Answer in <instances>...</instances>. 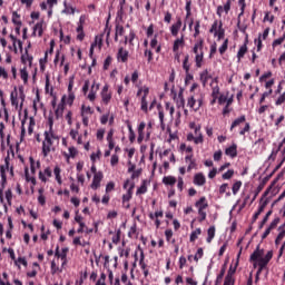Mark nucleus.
<instances>
[{
	"label": "nucleus",
	"instance_id": "nucleus-58",
	"mask_svg": "<svg viewBox=\"0 0 285 285\" xmlns=\"http://www.w3.org/2000/svg\"><path fill=\"white\" fill-rule=\"evenodd\" d=\"M204 257V248L199 247L194 256V262H199Z\"/></svg>",
	"mask_w": 285,
	"mask_h": 285
},
{
	"label": "nucleus",
	"instance_id": "nucleus-6",
	"mask_svg": "<svg viewBox=\"0 0 285 285\" xmlns=\"http://www.w3.org/2000/svg\"><path fill=\"white\" fill-rule=\"evenodd\" d=\"M271 193V187L269 188H267L265 191H264V194H263V196H262V198H261V205H259V207H258V210L254 214V216H253V219H254V222H257V219L259 218V216L262 215V213H263V210L266 208V206H268V198H266V197H268V194Z\"/></svg>",
	"mask_w": 285,
	"mask_h": 285
},
{
	"label": "nucleus",
	"instance_id": "nucleus-49",
	"mask_svg": "<svg viewBox=\"0 0 285 285\" xmlns=\"http://www.w3.org/2000/svg\"><path fill=\"white\" fill-rule=\"evenodd\" d=\"M24 177L26 181H31L32 186H37V178L30 177V173L28 171V168L24 170Z\"/></svg>",
	"mask_w": 285,
	"mask_h": 285
},
{
	"label": "nucleus",
	"instance_id": "nucleus-5",
	"mask_svg": "<svg viewBox=\"0 0 285 285\" xmlns=\"http://www.w3.org/2000/svg\"><path fill=\"white\" fill-rule=\"evenodd\" d=\"M195 206L198 209V222L199 224L206 222V208H208V200L206 199V196L200 197L196 203Z\"/></svg>",
	"mask_w": 285,
	"mask_h": 285
},
{
	"label": "nucleus",
	"instance_id": "nucleus-19",
	"mask_svg": "<svg viewBox=\"0 0 285 285\" xmlns=\"http://www.w3.org/2000/svg\"><path fill=\"white\" fill-rule=\"evenodd\" d=\"M263 256L264 249H259V246H257L256 249L250 255L249 262H259V259H262Z\"/></svg>",
	"mask_w": 285,
	"mask_h": 285
},
{
	"label": "nucleus",
	"instance_id": "nucleus-1",
	"mask_svg": "<svg viewBox=\"0 0 285 285\" xmlns=\"http://www.w3.org/2000/svg\"><path fill=\"white\" fill-rule=\"evenodd\" d=\"M45 140L42 141V155L43 157H48L52 150V145L55 144V139H59L55 131H45Z\"/></svg>",
	"mask_w": 285,
	"mask_h": 285
},
{
	"label": "nucleus",
	"instance_id": "nucleus-56",
	"mask_svg": "<svg viewBox=\"0 0 285 285\" xmlns=\"http://www.w3.org/2000/svg\"><path fill=\"white\" fill-rule=\"evenodd\" d=\"M21 16H19L17 11L12 12V23H14V26H21V20H19Z\"/></svg>",
	"mask_w": 285,
	"mask_h": 285
},
{
	"label": "nucleus",
	"instance_id": "nucleus-29",
	"mask_svg": "<svg viewBox=\"0 0 285 285\" xmlns=\"http://www.w3.org/2000/svg\"><path fill=\"white\" fill-rule=\"evenodd\" d=\"M147 193H148V180H142L140 187L136 191V195H146Z\"/></svg>",
	"mask_w": 285,
	"mask_h": 285
},
{
	"label": "nucleus",
	"instance_id": "nucleus-62",
	"mask_svg": "<svg viewBox=\"0 0 285 285\" xmlns=\"http://www.w3.org/2000/svg\"><path fill=\"white\" fill-rule=\"evenodd\" d=\"M233 175H235V170L228 169L222 177L223 179H233Z\"/></svg>",
	"mask_w": 285,
	"mask_h": 285
},
{
	"label": "nucleus",
	"instance_id": "nucleus-43",
	"mask_svg": "<svg viewBox=\"0 0 285 285\" xmlns=\"http://www.w3.org/2000/svg\"><path fill=\"white\" fill-rule=\"evenodd\" d=\"M65 9L62 10V12L65 14H75V8L72 6H69L68 2H63Z\"/></svg>",
	"mask_w": 285,
	"mask_h": 285
},
{
	"label": "nucleus",
	"instance_id": "nucleus-9",
	"mask_svg": "<svg viewBox=\"0 0 285 285\" xmlns=\"http://www.w3.org/2000/svg\"><path fill=\"white\" fill-rule=\"evenodd\" d=\"M101 96V101L105 106H108V104H110L111 99H112V92L109 91V86L105 85L102 87V90L100 92Z\"/></svg>",
	"mask_w": 285,
	"mask_h": 285
},
{
	"label": "nucleus",
	"instance_id": "nucleus-20",
	"mask_svg": "<svg viewBox=\"0 0 285 285\" xmlns=\"http://www.w3.org/2000/svg\"><path fill=\"white\" fill-rule=\"evenodd\" d=\"M75 222L76 224H79V228L77 229V233L79 234L83 233L86 228V223H83V217L79 215V212L76 213Z\"/></svg>",
	"mask_w": 285,
	"mask_h": 285
},
{
	"label": "nucleus",
	"instance_id": "nucleus-25",
	"mask_svg": "<svg viewBox=\"0 0 285 285\" xmlns=\"http://www.w3.org/2000/svg\"><path fill=\"white\" fill-rule=\"evenodd\" d=\"M225 155H227V157H232V159H235V157H237V145L233 144L230 147L226 148Z\"/></svg>",
	"mask_w": 285,
	"mask_h": 285
},
{
	"label": "nucleus",
	"instance_id": "nucleus-30",
	"mask_svg": "<svg viewBox=\"0 0 285 285\" xmlns=\"http://www.w3.org/2000/svg\"><path fill=\"white\" fill-rule=\"evenodd\" d=\"M163 184H165V186H175V184H177V178L175 176H165L163 178Z\"/></svg>",
	"mask_w": 285,
	"mask_h": 285
},
{
	"label": "nucleus",
	"instance_id": "nucleus-2",
	"mask_svg": "<svg viewBox=\"0 0 285 285\" xmlns=\"http://www.w3.org/2000/svg\"><path fill=\"white\" fill-rule=\"evenodd\" d=\"M193 52L195 56L196 68H202L204 61V38H198L194 45Z\"/></svg>",
	"mask_w": 285,
	"mask_h": 285
},
{
	"label": "nucleus",
	"instance_id": "nucleus-36",
	"mask_svg": "<svg viewBox=\"0 0 285 285\" xmlns=\"http://www.w3.org/2000/svg\"><path fill=\"white\" fill-rule=\"evenodd\" d=\"M215 239V226H210L207 230V244H210Z\"/></svg>",
	"mask_w": 285,
	"mask_h": 285
},
{
	"label": "nucleus",
	"instance_id": "nucleus-15",
	"mask_svg": "<svg viewBox=\"0 0 285 285\" xmlns=\"http://www.w3.org/2000/svg\"><path fill=\"white\" fill-rule=\"evenodd\" d=\"M247 52H248V37H246L244 45L240 46V48L237 52L238 61H242V59H244V57Z\"/></svg>",
	"mask_w": 285,
	"mask_h": 285
},
{
	"label": "nucleus",
	"instance_id": "nucleus-18",
	"mask_svg": "<svg viewBox=\"0 0 285 285\" xmlns=\"http://www.w3.org/2000/svg\"><path fill=\"white\" fill-rule=\"evenodd\" d=\"M98 91H99V83L94 81V83L90 88V92L87 96V99H89V101H95V99H97V92Z\"/></svg>",
	"mask_w": 285,
	"mask_h": 285
},
{
	"label": "nucleus",
	"instance_id": "nucleus-61",
	"mask_svg": "<svg viewBox=\"0 0 285 285\" xmlns=\"http://www.w3.org/2000/svg\"><path fill=\"white\" fill-rule=\"evenodd\" d=\"M226 50H228V39H226L218 49L220 55H224Z\"/></svg>",
	"mask_w": 285,
	"mask_h": 285
},
{
	"label": "nucleus",
	"instance_id": "nucleus-7",
	"mask_svg": "<svg viewBox=\"0 0 285 285\" xmlns=\"http://www.w3.org/2000/svg\"><path fill=\"white\" fill-rule=\"evenodd\" d=\"M135 189V184H131L126 194L122 195V208L128 210L130 208V199H132V190Z\"/></svg>",
	"mask_w": 285,
	"mask_h": 285
},
{
	"label": "nucleus",
	"instance_id": "nucleus-64",
	"mask_svg": "<svg viewBox=\"0 0 285 285\" xmlns=\"http://www.w3.org/2000/svg\"><path fill=\"white\" fill-rule=\"evenodd\" d=\"M282 104H285V92H283L275 101V106H282Z\"/></svg>",
	"mask_w": 285,
	"mask_h": 285
},
{
	"label": "nucleus",
	"instance_id": "nucleus-12",
	"mask_svg": "<svg viewBox=\"0 0 285 285\" xmlns=\"http://www.w3.org/2000/svg\"><path fill=\"white\" fill-rule=\"evenodd\" d=\"M128 57H130V53L128 50H126L124 47H120L117 52V61L119 63H127Z\"/></svg>",
	"mask_w": 285,
	"mask_h": 285
},
{
	"label": "nucleus",
	"instance_id": "nucleus-17",
	"mask_svg": "<svg viewBox=\"0 0 285 285\" xmlns=\"http://www.w3.org/2000/svg\"><path fill=\"white\" fill-rule=\"evenodd\" d=\"M181 19L179 17L176 18V23L171 24L170 27L171 37H177V35H179V30H181Z\"/></svg>",
	"mask_w": 285,
	"mask_h": 285
},
{
	"label": "nucleus",
	"instance_id": "nucleus-39",
	"mask_svg": "<svg viewBox=\"0 0 285 285\" xmlns=\"http://www.w3.org/2000/svg\"><path fill=\"white\" fill-rule=\"evenodd\" d=\"M95 115V110L90 106H81V116Z\"/></svg>",
	"mask_w": 285,
	"mask_h": 285
},
{
	"label": "nucleus",
	"instance_id": "nucleus-44",
	"mask_svg": "<svg viewBox=\"0 0 285 285\" xmlns=\"http://www.w3.org/2000/svg\"><path fill=\"white\" fill-rule=\"evenodd\" d=\"M240 188H242V180H237L236 183H234L232 187L233 195H237Z\"/></svg>",
	"mask_w": 285,
	"mask_h": 285
},
{
	"label": "nucleus",
	"instance_id": "nucleus-21",
	"mask_svg": "<svg viewBox=\"0 0 285 285\" xmlns=\"http://www.w3.org/2000/svg\"><path fill=\"white\" fill-rule=\"evenodd\" d=\"M185 45H186V41L184 40V33H183L180 38L174 41L173 52H179V48H184Z\"/></svg>",
	"mask_w": 285,
	"mask_h": 285
},
{
	"label": "nucleus",
	"instance_id": "nucleus-53",
	"mask_svg": "<svg viewBox=\"0 0 285 285\" xmlns=\"http://www.w3.org/2000/svg\"><path fill=\"white\" fill-rule=\"evenodd\" d=\"M128 130H129V141L130 144H135V139H136V135H135V130L132 129V125H128L127 126Z\"/></svg>",
	"mask_w": 285,
	"mask_h": 285
},
{
	"label": "nucleus",
	"instance_id": "nucleus-23",
	"mask_svg": "<svg viewBox=\"0 0 285 285\" xmlns=\"http://www.w3.org/2000/svg\"><path fill=\"white\" fill-rule=\"evenodd\" d=\"M137 38V33H135V30L129 31V36H125V45H128L132 48L135 47V39Z\"/></svg>",
	"mask_w": 285,
	"mask_h": 285
},
{
	"label": "nucleus",
	"instance_id": "nucleus-42",
	"mask_svg": "<svg viewBox=\"0 0 285 285\" xmlns=\"http://www.w3.org/2000/svg\"><path fill=\"white\" fill-rule=\"evenodd\" d=\"M59 60H61V66H63V62L66 61V55L61 53V51L56 52L53 63H58Z\"/></svg>",
	"mask_w": 285,
	"mask_h": 285
},
{
	"label": "nucleus",
	"instance_id": "nucleus-31",
	"mask_svg": "<svg viewBox=\"0 0 285 285\" xmlns=\"http://www.w3.org/2000/svg\"><path fill=\"white\" fill-rule=\"evenodd\" d=\"M125 32H126V29H124V26L116 24L115 41H119V37H124Z\"/></svg>",
	"mask_w": 285,
	"mask_h": 285
},
{
	"label": "nucleus",
	"instance_id": "nucleus-59",
	"mask_svg": "<svg viewBox=\"0 0 285 285\" xmlns=\"http://www.w3.org/2000/svg\"><path fill=\"white\" fill-rule=\"evenodd\" d=\"M140 109L142 110V112H148V100H146V96L141 97Z\"/></svg>",
	"mask_w": 285,
	"mask_h": 285
},
{
	"label": "nucleus",
	"instance_id": "nucleus-40",
	"mask_svg": "<svg viewBox=\"0 0 285 285\" xmlns=\"http://www.w3.org/2000/svg\"><path fill=\"white\" fill-rule=\"evenodd\" d=\"M26 119H28V111L24 112V119H22L21 121V134H20L21 140H23V138L26 137Z\"/></svg>",
	"mask_w": 285,
	"mask_h": 285
},
{
	"label": "nucleus",
	"instance_id": "nucleus-37",
	"mask_svg": "<svg viewBox=\"0 0 285 285\" xmlns=\"http://www.w3.org/2000/svg\"><path fill=\"white\" fill-rule=\"evenodd\" d=\"M32 56L28 55V49H26V53L21 56V62L22 63H29V66H32Z\"/></svg>",
	"mask_w": 285,
	"mask_h": 285
},
{
	"label": "nucleus",
	"instance_id": "nucleus-13",
	"mask_svg": "<svg viewBox=\"0 0 285 285\" xmlns=\"http://www.w3.org/2000/svg\"><path fill=\"white\" fill-rule=\"evenodd\" d=\"M238 6H240V13L238 14V22L237 27L239 28L240 32H246V28H242V17H244V11L246 10V0H238Z\"/></svg>",
	"mask_w": 285,
	"mask_h": 285
},
{
	"label": "nucleus",
	"instance_id": "nucleus-41",
	"mask_svg": "<svg viewBox=\"0 0 285 285\" xmlns=\"http://www.w3.org/2000/svg\"><path fill=\"white\" fill-rule=\"evenodd\" d=\"M53 175L56 176V181H58L59 186H61V184H62V180H61V168H59V166L55 167Z\"/></svg>",
	"mask_w": 285,
	"mask_h": 285
},
{
	"label": "nucleus",
	"instance_id": "nucleus-50",
	"mask_svg": "<svg viewBox=\"0 0 285 285\" xmlns=\"http://www.w3.org/2000/svg\"><path fill=\"white\" fill-rule=\"evenodd\" d=\"M199 28H202V22L199 20H196L195 22V27H194V37L195 39H197V37H199V35H202V31L199 30Z\"/></svg>",
	"mask_w": 285,
	"mask_h": 285
},
{
	"label": "nucleus",
	"instance_id": "nucleus-26",
	"mask_svg": "<svg viewBox=\"0 0 285 285\" xmlns=\"http://www.w3.org/2000/svg\"><path fill=\"white\" fill-rule=\"evenodd\" d=\"M240 124H246V116L242 115L232 122L229 128L230 132H233V130H235V128H237V126H239Z\"/></svg>",
	"mask_w": 285,
	"mask_h": 285
},
{
	"label": "nucleus",
	"instance_id": "nucleus-27",
	"mask_svg": "<svg viewBox=\"0 0 285 285\" xmlns=\"http://www.w3.org/2000/svg\"><path fill=\"white\" fill-rule=\"evenodd\" d=\"M77 155H79V151L75 147H69V154L66 151L63 153V157H66L67 161H70V158L75 159Z\"/></svg>",
	"mask_w": 285,
	"mask_h": 285
},
{
	"label": "nucleus",
	"instance_id": "nucleus-14",
	"mask_svg": "<svg viewBox=\"0 0 285 285\" xmlns=\"http://www.w3.org/2000/svg\"><path fill=\"white\" fill-rule=\"evenodd\" d=\"M233 1L235 0H227V2L224 4V6H218L217 9H216V14L218 17H222V14H228V12H230V6L233 3Z\"/></svg>",
	"mask_w": 285,
	"mask_h": 285
},
{
	"label": "nucleus",
	"instance_id": "nucleus-28",
	"mask_svg": "<svg viewBox=\"0 0 285 285\" xmlns=\"http://www.w3.org/2000/svg\"><path fill=\"white\" fill-rule=\"evenodd\" d=\"M213 77L210 73L205 69L203 72H200V82L203 83L204 88H206L208 83V79H212Z\"/></svg>",
	"mask_w": 285,
	"mask_h": 285
},
{
	"label": "nucleus",
	"instance_id": "nucleus-22",
	"mask_svg": "<svg viewBox=\"0 0 285 285\" xmlns=\"http://www.w3.org/2000/svg\"><path fill=\"white\" fill-rule=\"evenodd\" d=\"M46 177H52V169H50V167H47L43 171H39V179L43 184L48 181V178Z\"/></svg>",
	"mask_w": 285,
	"mask_h": 285
},
{
	"label": "nucleus",
	"instance_id": "nucleus-46",
	"mask_svg": "<svg viewBox=\"0 0 285 285\" xmlns=\"http://www.w3.org/2000/svg\"><path fill=\"white\" fill-rule=\"evenodd\" d=\"M20 77L23 81V83H28V68L23 67L22 69H20Z\"/></svg>",
	"mask_w": 285,
	"mask_h": 285
},
{
	"label": "nucleus",
	"instance_id": "nucleus-10",
	"mask_svg": "<svg viewBox=\"0 0 285 285\" xmlns=\"http://www.w3.org/2000/svg\"><path fill=\"white\" fill-rule=\"evenodd\" d=\"M97 46L99 50H101V46H104V35L95 37V42L91 43L90 50H89L90 59H92V56L95 55V48H97Z\"/></svg>",
	"mask_w": 285,
	"mask_h": 285
},
{
	"label": "nucleus",
	"instance_id": "nucleus-48",
	"mask_svg": "<svg viewBox=\"0 0 285 285\" xmlns=\"http://www.w3.org/2000/svg\"><path fill=\"white\" fill-rule=\"evenodd\" d=\"M57 273H63V269L59 268L57 266V263L55 261L51 262V275H57Z\"/></svg>",
	"mask_w": 285,
	"mask_h": 285
},
{
	"label": "nucleus",
	"instance_id": "nucleus-33",
	"mask_svg": "<svg viewBox=\"0 0 285 285\" xmlns=\"http://www.w3.org/2000/svg\"><path fill=\"white\" fill-rule=\"evenodd\" d=\"M224 35H226V30H224V23L219 21V27L214 37H218V40L224 39Z\"/></svg>",
	"mask_w": 285,
	"mask_h": 285
},
{
	"label": "nucleus",
	"instance_id": "nucleus-24",
	"mask_svg": "<svg viewBox=\"0 0 285 285\" xmlns=\"http://www.w3.org/2000/svg\"><path fill=\"white\" fill-rule=\"evenodd\" d=\"M212 95H218L220 96V89H219V79L218 78H213L212 83Z\"/></svg>",
	"mask_w": 285,
	"mask_h": 285
},
{
	"label": "nucleus",
	"instance_id": "nucleus-11",
	"mask_svg": "<svg viewBox=\"0 0 285 285\" xmlns=\"http://www.w3.org/2000/svg\"><path fill=\"white\" fill-rule=\"evenodd\" d=\"M104 180V173L98 171L96 175H94L92 183L90 185V188L92 190H98V188L101 187V181Z\"/></svg>",
	"mask_w": 285,
	"mask_h": 285
},
{
	"label": "nucleus",
	"instance_id": "nucleus-63",
	"mask_svg": "<svg viewBox=\"0 0 285 285\" xmlns=\"http://www.w3.org/2000/svg\"><path fill=\"white\" fill-rule=\"evenodd\" d=\"M55 115L57 117V119H59V116L60 115H63V104H59L56 111H55Z\"/></svg>",
	"mask_w": 285,
	"mask_h": 285
},
{
	"label": "nucleus",
	"instance_id": "nucleus-54",
	"mask_svg": "<svg viewBox=\"0 0 285 285\" xmlns=\"http://www.w3.org/2000/svg\"><path fill=\"white\" fill-rule=\"evenodd\" d=\"M40 70H46V63H48V51L45 52V57L39 60Z\"/></svg>",
	"mask_w": 285,
	"mask_h": 285
},
{
	"label": "nucleus",
	"instance_id": "nucleus-60",
	"mask_svg": "<svg viewBox=\"0 0 285 285\" xmlns=\"http://www.w3.org/2000/svg\"><path fill=\"white\" fill-rule=\"evenodd\" d=\"M218 30H219V22L215 20L214 23L212 24V28L209 29V32L212 35H215L217 33Z\"/></svg>",
	"mask_w": 285,
	"mask_h": 285
},
{
	"label": "nucleus",
	"instance_id": "nucleus-52",
	"mask_svg": "<svg viewBox=\"0 0 285 285\" xmlns=\"http://www.w3.org/2000/svg\"><path fill=\"white\" fill-rule=\"evenodd\" d=\"M190 60V56L186 55L185 59L183 61V68L185 72H190V65H188V61Z\"/></svg>",
	"mask_w": 285,
	"mask_h": 285
},
{
	"label": "nucleus",
	"instance_id": "nucleus-4",
	"mask_svg": "<svg viewBox=\"0 0 285 285\" xmlns=\"http://www.w3.org/2000/svg\"><path fill=\"white\" fill-rule=\"evenodd\" d=\"M187 106L194 112L199 111V108L204 106V94H194L187 99Z\"/></svg>",
	"mask_w": 285,
	"mask_h": 285
},
{
	"label": "nucleus",
	"instance_id": "nucleus-38",
	"mask_svg": "<svg viewBox=\"0 0 285 285\" xmlns=\"http://www.w3.org/2000/svg\"><path fill=\"white\" fill-rule=\"evenodd\" d=\"M199 235H202V228H196L194 232H191L190 236H189V242H197V238L199 237Z\"/></svg>",
	"mask_w": 285,
	"mask_h": 285
},
{
	"label": "nucleus",
	"instance_id": "nucleus-51",
	"mask_svg": "<svg viewBox=\"0 0 285 285\" xmlns=\"http://www.w3.org/2000/svg\"><path fill=\"white\" fill-rule=\"evenodd\" d=\"M165 237L166 242H170L171 244H175V238H173V229H166L165 230Z\"/></svg>",
	"mask_w": 285,
	"mask_h": 285
},
{
	"label": "nucleus",
	"instance_id": "nucleus-32",
	"mask_svg": "<svg viewBox=\"0 0 285 285\" xmlns=\"http://www.w3.org/2000/svg\"><path fill=\"white\" fill-rule=\"evenodd\" d=\"M76 32L78 33L77 35L78 41H83V39H86V32H83V26L78 24Z\"/></svg>",
	"mask_w": 285,
	"mask_h": 285
},
{
	"label": "nucleus",
	"instance_id": "nucleus-3",
	"mask_svg": "<svg viewBox=\"0 0 285 285\" xmlns=\"http://www.w3.org/2000/svg\"><path fill=\"white\" fill-rule=\"evenodd\" d=\"M189 128L194 130L196 137L193 134H188L187 141H194L196 146H198V144H204V135L202 134V126L200 125L197 126L195 122H190Z\"/></svg>",
	"mask_w": 285,
	"mask_h": 285
},
{
	"label": "nucleus",
	"instance_id": "nucleus-45",
	"mask_svg": "<svg viewBox=\"0 0 285 285\" xmlns=\"http://www.w3.org/2000/svg\"><path fill=\"white\" fill-rule=\"evenodd\" d=\"M16 266H18V268H21V265L27 267L28 266V261L26 259V257H18L17 261H14Z\"/></svg>",
	"mask_w": 285,
	"mask_h": 285
},
{
	"label": "nucleus",
	"instance_id": "nucleus-16",
	"mask_svg": "<svg viewBox=\"0 0 285 285\" xmlns=\"http://www.w3.org/2000/svg\"><path fill=\"white\" fill-rule=\"evenodd\" d=\"M193 184L195 186H205L206 185V176H204L203 173L195 174Z\"/></svg>",
	"mask_w": 285,
	"mask_h": 285
},
{
	"label": "nucleus",
	"instance_id": "nucleus-35",
	"mask_svg": "<svg viewBox=\"0 0 285 285\" xmlns=\"http://www.w3.org/2000/svg\"><path fill=\"white\" fill-rule=\"evenodd\" d=\"M60 259L62 261L61 267L63 268L68 264V247L61 249Z\"/></svg>",
	"mask_w": 285,
	"mask_h": 285
},
{
	"label": "nucleus",
	"instance_id": "nucleus-34",
	"mask_svg": "<svg viewBox=\"0 0 285 285\" xmlns=\"http://www.w3.org/2000/svg\"><path fill=\"white\" fill-rule=\"evenodd\" d=\"M38 31V37L43 36V22H37L36 26L33 27V36L37 35Z\"/></svg>",
	"mask_w": 285,
	"mask_h": 285
},
{
	"label": "nucleus",
	"instance_id": "nucleus-47",
	"mask_svg": "<svg viewBox=\"0 0 285 285\" xmlns=\"http://www.w3.org/2000/svg\"><path fill=\"white\" fill-rule=\"evenodd\" d=\"M10 99H11L12 106H19L17 89H14V91L10 94Z\"/></svg>",
	"mask_w": 285,
	"mask_h": 285
},
{
	"label": "nucleus",
	"instance_id": "nucleus-57",
	"mask_svg": "<svg viewBox=\"0 0 285 285\" xmlns=\"http://www.w3.org/2000/svg\"><path fill=\"white\" fill-rule=\"evenodd\" d=\"M246 132H250V122H245L244 128H240V130H239L240 137H244V135H246Z\"/></svg>",
	"mask_w": 285,
	"mask_h": 285
},
{
	"label": "nucleus",
	"instance_id": "nucleus-55",
	"mask_svg": "<svg viewBox=\"0 0 285 285\" xmlns=\"http://www.w3.org/2000/svg\"><path fill=\"white\" fill-rule=\"evenodd\" d=\"M271 215H273V210H268L265 215V217L263 218V220L261 222L258 228L259 230H262V228H264V225L268 222V217H271Z\"/></svg>",
	"mask_w": 285,
	"mask_h": 285
},
{
	"label": "nucleus",
	"instance_id": "nucleus-8",
	"mask_svg": "<svg viewBox=\"0 0 285 285\" xmlns=\"http://www.w3.org/2000/svg\"><path fill=\"white\" fill-rule=\"evenodd\" d=\"M7 170H10V157H6L4 165L0 166L2 186L3 184H8V176H6Z\"/></svg>",
	"mask_w": 285,
	"mask_h": 285
}]
</instances>
